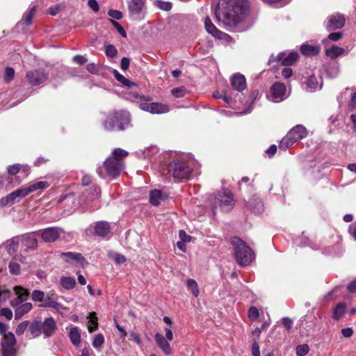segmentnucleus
<instances>
[{"label": "nucleus", "instance_id": "61", "mask_svg": "<svg viewBox=\"0 0 356 356\" xmlns=\"http://www.w3.org/2000/svg\"><path fill=\"white\" fill-rule=\"evenodd\" d=\"M73 61L80 65H82L87 62V59L83 56L76 55L73 58Z\"/></svg>", "mask_w": 356, "mask_h": 356}, {"label": "nucleus", "instance_id": "24", "mask_svg": "<svg viewBox=\"0 0 356 356\" xmlns=\"http://www.w3.org/2000/svg\"><path fill=\"white\" fill-rule=\"evenodd\" d=\"M22 244L26 250H35L38 248L37 239L30 235L24 236Z\"/></svg>", "mask_w": 356, "mask_h": 356}, {"label": "nucleus", "instance_id": "36", "mask_svg": "<svg viewBox=\"0 0 356 356\" xmlns=\"http://www.w3.org/2000/svg\"><path fill=\"white\" fill-rule=\"evenodd\" d=\"M128 154V152L120 148H115L113 152V156L109 158L115 159L118 161H122V159L127 157Z\"/></svg>", "mask_w": 356, "mask_h": 356}, {"label": "nucleus", "instance_id": "60", "mask_svg": "<svg viewBox=\"0 0 356 356\" xmlns=\"http://www.w3.org/2000/svg\"><path fill=\"white\" fill-rule=\"evenodd\" d=\"M130 64V59L127 57H123L121 60L120 67L122 70H127Z\"/></svg>", "mask_w": 356, "mask_h": 356}, {"label": "nucleus", "instance_id": "7", "mask_svg": "<svg viewBox=\"0 0 356 356\" xmlns=\"http://www.w3.org/2000/svg\"><path fill=\"white\" fill-rule=\"evenodd\" d=\"M17 341L13 332H8L3 336L1 340L2 356H16L17 350L15 348Z\"/></svg>", "mask_w": 356, "mask_h": 356}, {"label": "nucleus", "instance_id": "28", "mask_svg": "<svg viewBox=\"0 0 356 356\" xmlns=\"http://www.w3.org/2000/svg\"><path fill=\"white\" fill-rule=\"evenodd\" d=\"M346 305L344 302H341L338 303L332 312V318L335 320L340 319L344 314Z\"/></svg>", "mask_w": 356, "mask_h": 356}, {"label": "nucleus", "instance_id": "13", "mask_svg": "<svg viewBox=\"0 0 356 356\" xmlns=\"http://www.w3.org/2000/svg\"><path fill=\"white\" fill-rule=\"evenodd\" d=\"M204 26L207 31L212 35L214 38H218L219 40H229L231 38V36L228 34L223 33L213 25L209 17H206L204 19Z\"/></svg>", "mask_w": 356, "mask_h": 356}, {"label": "nucleus", "instance_id": "30", "mask_svg": "<svg viewBox=\"0 0 356 356\" xmlns=\"http://www.w3.org/2000/svg\"><path fill=\"white\" fill-rule=\"evenodd\" d=\"M14 291L17 296V298H20L23 302L26 300L29 296V291L21 286H15Z\"/></svg>", "mask_w": 356, "mask_h": 356}, {"label": "nucleus", "instance_id": "59", "mask_svg": "<svg viewBox=\"0 0 356 356\" xmlns=\"http://www.w3.org/2000/svg\"><path fill=\"white\" fill-rule=\"evenodd\" d=\"M88 5L95 13L99 10V4L96 0H88Z\"/></svg>", "mask_w": 356, "mask_h": 356}, {"label": "nucleus", "instance_id": "58", "mask_svg": "<svg viewBox=\"0 0 356 356\" xmlns=\"http://www.w3.org/2000/svg\"><path fill=\"white\" fill-rule=\"evenodd\" d=\"M179 236L181 240V241L183 243L189 242L191 239V236L190 235L186 234V233L184 230H180L179 232Z\"/></svg>", "mask_w": 356, "mask_h": 356}, {"label": "nucleus", "instance_id": "17", "mask_svg": "<svg viewBox=\"0 0 356 356\" xmlns=\"http://www.w3.org/2000/svg\"><path fill=\"white\" fill-rule=\"evenodd\" d=\"M232 88L239 92L243 91L246 87V80L243 75L236 74L231 79Z\"/></svg>", "mask_w": 356, "mask_h": 356}, {"label": "nucleus", "instance_id": "46", "mask_svg": "<svg viewBox=\"0 0 356 356\" xmlns=\"http://www.w3.org/2000/svg\"><path fill=\"white\" fill-rule=\"evenodd\" d=\"M106 55L109 58H114L118 54L116 47L113 44H108L106 46Z\"/></svg>", "mask_w": 356, "mask_h": 356}, {"label": "nucleus", "instance_id": "33", "mask_svg": "<svg viewBox=\"0 0 356 356\" xmlns=\"http://www.w3.org/2000/svg\"><path fill=\"white\" fill-rule=\"evenodd\" d=\"M186 285L188 289L192 292L193 295L197 297L199 295V289L196 281L193 279H188L186 282Z\"/></svg>", "mask_w": 356, "mask_h": 356}, {"label": "nucleus", "instance_id": "21", "mask_svg": "<svg viewBox=\"0 0 356 356\" xmlns=\"http://www.w3.org/2000/svg\"><path fill=\"white\" fill-rule=\"evenodd\" d=\"M285 92L286 86L282 83L277 82L271 86V93L274 98H282Z\"/></svg>", "mask_w": 356, "mask_h": 356}, {"label": "nucleus", "instance_id": "64", "mask_svg": "<svg viewBox=\"0 0 356 356\" xmlns=\"http://www.w3.org/2000/svg\"><path fill=\"white\" fill-rule=\"evenodd\" d=\"M252 352L253 356H260L259 346L257 342L252 343Z\"/></svg>", "mask_w": 356, "mask_h": 356}, {"label": "nucleus", "instance_id": "20", "mask_svg": "<svg viewBox=\"0 0 356 356\" xmlns=\"http://www.w3.org/2000/svg\"><path fill=\"white\" fill-rule=\"evenodd\" d=\"M145 3V0H131L128 3V9L131 15H139Z\"/></svg>", "mask_w": 356, "mask_h": 356}, {"label": "nucleus", "instance_id": "22", "mask_svg": "<svg viewBox=\"0 0 356 356\" xmlns=\"http://www.w3.org/2000/svg\"><path fill=\"white\" fill-rule=\"evenodd\" d=\"M320 47L318 46H313L309 44H302L300 47V52L307 56H314L319 53Z\"/></svg>", "mask_w": 356, "mask_h": 356}, {"label": "nucleus", "instance_id": "37", "mask_svg": "<svg viewBox=\"0 0 356 356\" xmlns=\"http://www.w3.org/2000/svg\"><path fill=\"white\" fill-rule=\"evenodd\" d=\"M90 321L89 323H91V324L94 325V326H88V331L90 332H93L95 330H96L98 327V323H97V317L95 312H91L89 314Z\"/></svg>", "mask_w": 356, "mask_h": 356}, {"label": "nucleus", "instance_id": "57", "mask_svg": "<svg viewBox=\"0 0 356 356\" xmlns=\"http://www.w3.org/2000/svg\"><path fill=\"white\" fill-rule=\"evenodd\" d=\"M285 53L284 52H282V53H280L277 56H275L274 55H271V56L269 58V60H268V63H274V62H279V61H281L282 62V60L283 58V57L285 56Z\"/></svg>", "mask_w": 356, "mask_h": 356}, {"label": "nucleus", "instance_id": "62", "mask_svg": "<svg viewBox=\"0 0 356 356\" xmlns=\"http://www.w3.org/2000/svg\"><path fill=\"white\" fill-rule=\"evenodd\" d=\"M75 255H76V253L72 252H62L60 254L61 257H63V258L66 257V259H65L66 262H69L70 261L73 260Z\"/></svg>", "mask_w": 356, "mask_h": 356}, {"label": "nucleus", "instance_id": "14", "mask_svg": "<svg viewBox=\"0 0 356 356\" xmlns=\"http://www.w3.org/2000/svg\"><path fill=\"white\" fill-rule=\"evenodd\" d=\"M141 109L152 113H165L169 111L168 106L165 104L157 102L142 103L140 105Z\"/></svg>", "mask_w": 356, "mask_h": 356}, {"label": "nucleus", "instance_id": "39", "mask_svg": "<svg viewBox=\"0 0 356 356\" xmlns=\"http://www.w3.org/2000/svg\"><path fill=\"white\" fill-rule=\"evenodd\" d=\"M31 298L33 301L42 302L44 300L45 294L43 291L40 290H34L32 292Z\"/></svg>", "mask_w": 356, "mask_h": 356}, {"label": "nucleus", "instance_id": "34", "mask_svg": "<svg viewBox=\"0 0 356 356\" xmlns=\"http://www.w3.org/2000/svg\"><path fill=\"white\" fill-rule=\"evenodd\" d=\"M18 246V242L11 239L6 242V249L10 255H13L17 252Z\"/></svg>", "mask_w": 356, "mask_h": 356}, {"label": "nucleus", "instance_id": "27", "mask_svg": "<svg viewBox=\"0 0 356 356\" xmlns=\"http://www.w3.org/2000/svg\"><path fill=\"white\" fill-rule=\"evenodd\" d=\"M344 51L345 50L343 48L338 46H333L331 48L326 49L325 54L331 59H334L337 57L342 55Z\"/></svg>", "mask_w": 356, "mask_h": 356}, {"label": "nucleus", "instance_id": "52", "mask_svg": "<svg viewBox=\"0 0 356 356\" xmlns=\"http://www.w3.org/2000/svg\"><path fill=\"white\" fill-rule=\"evenodd\" d=\"M248 316L252 321L257 319L259 316L258 309L255 307H251L248 310Z\"/></svg>", "mask_w": 356, "mask_h": 356}, {"label": "nucleus", "instance_id": "8", "mask_svg": "<svg viewBox=\"0 0 356 356\" xmlns=\"http://www.w3.org/2000/svg\"><path fill=\"white\" fill-rule=\"evenodd\" d=\"M49 74L43 69H35L28 71L26 78L29 83L35 86L42 84L48 79Z\"/></svg>", "mask_w": 356, "mask_h": 356}, {"label": "nucleus", "instance_id": "47", "mask_svg": "<svg viewBox=\"0 0 356 356\" xmlns=\"http://www.w3.org/2000/svg\"><path fill=\"white\" fill-rule=\"evenodd\" d=\"M29 322L28 321H24L20 323L15 330V333L17 335L19 336L24 334V331L26 330L29 326Z\"/></svg>", "mask_w": 356, "mask_h": 356}, {"label": "nucleus", "instance_id": "11", "mask_svg": "<svg viewBox=\"0 0 356 356\" xmlns=\"http://www.w3.org/2000/svg\"><path fill=\"white\" fill-rule=\"evenodd\" d=\"M57 295L53 291L49 292L45 298L44 302L40 306L42 307H50L55 309L57 312L60 313V310L67 309V307L63 305L58 303L56 301Z\"/></svg>", "mask_w": 356, "mask_h": 356}, {"label": "nucleus", "instance_id": "50", "mask_svg": "<svg viewBox=\"0 0 356 356\" xmlns=\"http://www.w3.org/2000/svg\"><path fill=\"white\" fill-rule=\"evenodd\" d=\"M8 268L10 273L13 275H19L20 273V266L17 263H10Z\"/></svg>", "mask_w": 356, "mask_h": 356}, {"label": "nucleus", "instance_id": "31", "mask_svg": "<svg viewBox=\"0 0 356 356\" xmlns=\"http://www.w3.org/2000/svg\"><path fill=\"white\" fill-rule=\"evenodd\" d=\"M298 54L297 52H291L287 56H284L282 60V65L285 66H289L298 59Z\"/></svg>", "mask_w": 356, "mask_h": 356}, {"label": "nucleus", "instance_id": "45", "mask_svg": "<svg viewBox=\"0 0 356 356\" xmlns=\"http://www.w3.org/2000/svg\"><path fill=\"white\" fill-rule=\"evenodd\" d=\"M48 183L47 181H39L33 184H31L29 186L31 192L35 191L38 189H44L48 187Z\"/></svg>", "mask_w": 356, "mask_h": 356}, {"label": "nucleus", "instance_id": "42", "mask_svg": "<svg viewBox=\"0 0 356 356\" xmlns=\"http://www.w3.org/2000/svg\"><path fill=\"white\" fill-rule=\"evenodd\" d=\"M154 5L156 6L160 9L165 10V11H169L172 8V3L170 2L167 1H155Z\"/></svg>", "mask_w": 356, "mask_h": 356}, {"label": "nucleus", "instance_id": "55", "mask_svg": "<svg viewBox=\"0 0 356 356\" xmlns=\"http://www.w3.org/2000/svg\"><path fill=\"white\" fill-rule=\"evenodd\" d=\"M342 37L343 33L341 32H334L328 35V39L332 41H338L341 39Z\"/></svg>", "mask_w": 356, "mask_h": 356}, {"label": "nucleus", "instance_id": "1", "mask_svg": "<svg viewBox=\"0 0 356 356\" xmlns=\"http://www.w3.org/2000/svg\"><path fill=\"white\" fill-rule=\"evenodd\" d=\"M247 0H220L215 10L216 19L228 27L243 21L248 9Z\"/></svg>", "mask_w": 356, "mask_h": 356}, {"label": "nucleus", "instance_id": "2", "mask_svg": "<svg viewBox=\"0 0 356 356\" xmlns=\"http://www.w3.org/2000/svg\"><path fill=\"white\" fill-rule=\"evenodd\" d=\"M231 243L234 247V256L237 264L241 266L249 265L254 259L252 250L237 236L231 238Z\"/></svg>", "mask_w": 356, "mask_h": 356}, {"label": "nucleus", "instance_id": "40", "mask_svg": "<svg viewBox=\"0 0 356 356\" xmlns=\"http://www.w3.org/2000/svg\"><path fill=\"white\" fill-rule=\"evenodd\" d=\"M13 193H15V197L17 198H22L31 193V190H30L29 186H28L26 188L17 189L16 191H13Z\"/></svg>", "mask_w": 356, "mask_h": 356}, {"label": "nucleus", "instance_id": "54", "mask_svg": "<svg viewBox=\"0 0 356 356\" xmlns=\"http://www.w3.org/2000/svg\"><path fill=\"white\" fill-rule=\"evenodd\" d=\"M282 323L286 327L287 331H290L291 329L292 328L293 321L291 318L288 317H284L282 319Z\"/></svg>", "mask_w": 356, "mask_h": 356}, {"label": "nucleus", "instance_id": "56", "mask_svg": "<svg viewBox=\"0 0 356 356\" xmlns=\"http://www.w3.org/2000/svg\"><path fill=\"white\" fill-rule=\"evenodd\" d=\"M130 335V340H133L134 342H136L137 344L140 345L141 343V339L140 336L138 332L131 331L129 334Z\"/></svg>", "mask_w": 356, "mask_h": 356}, {"label": "nucleus", "instance_id": "23", "mask_svg": "<svg viewBox=\"0 0 356 356\" xmlns=\"http://www.w3.org/2000/svg\"><path fill=\"white\" fill-rule=\"evenodd\" d=\"M32 309V304L26 302L17 307L15 310V318L18 320Z\"/></svg>", "mask_w": 356, "mask_h": 356}, {"label": "nucleus", "instance_id": "43", "mask_svg": "<svg viewBox=\"0 0 356 356\" xmlns=\"http://www.w3.org/2000/svg\"><path fill=\"white\" fill-rule=\"evenodd\" d=\"M171 92L175 97H183L186 94L187 90L185 87L181 86L173 88Z\"/></svg>", "mask_w": 356, "mask_h": 356}, {"label": "nucleus", "instance_id": "32", "mask_svg": "<svg viewBox=\"0 0 356 356\" xmlns=\"http://www.w3.org/2000/svg\"><path fill=\"white\" fill-rule=\"evenodd\" d=\"M60 284L65 289H73L76 284L75 280L71 277H62Z\"/></svg>", "mask_w": 356, "mask_h": 356}, {"label": "nucleus", "instance_id": "49", "mask_svg": "<svg viewBox=\"0 0 356 356\" xmlns=\"http://www.w3.org/2000/svg\"><path fill=\"white\" fill-rule=\"evenodd\" d=\"M108 15L111 17L118 20H120L123 17V14L121 11L113 9L108 10Z\"/></svg>", "mask_w": 356, "mask_h": 356}, {"label": "nucleus", "instance_id": "35", "mask_svg": "<svg viewBox=\"0 0 356 356\" xmlns=\"http://www.w3.org/2000/svg\"><path fill=\"white\" fill-rule=\"evenodd\" d=\"M36 9V6L32 7L29 10V13L22 19L21 23H23V24H26V26H29L30 24H31Z\"/></svg>", "mask_w": 356, "mask_h": 356}, {"label": "nucleus", "instance_id": "18", "mask_svg": "<svg viewBox=\"0 0 356 356\" xmlns=\"http://www.w3.org/2000/svg\"><path fill=\"white\" fill-rule=\"evenodd\" d=\"M155 341L157 346L166 354L170 355L172 350L168 341L160 333H156L154 336Z\"/></svg>", "mask_w": 356, "mask_h": 356}, {"label": "nucleus", "instance_id": "44", "mask_svg": "<svg viewBox=\"0 0 356 356\" xmlns=\"http://www.w3.org/2000/svg\"><path fill=\"white\" fill-rule=\"evenodd\" d=\"M108 20L111 23V24L116 29L118 32L121 35L122 38L127 37L126 31L118 22L113 19H109Z\"/></svg>", "mask_w": 356, "mask_h": 356}, {"label": "nucleus", "instance_id": "41", "mask_svg": "<svg viewBox=\"0 0 356 356\" xmlns=\"http://www.w3.org/2000/svg\"><path fill=\"white\" fill-rule=\"evenodd\" d=\"M309 351V347L307 344L298 345L296 347V355L298 356H305Z\"/></svg>", "mask_w": 356, "mask_h": 356}, {"label": "nucleus", "instance_id": "38", "mask_svg": "<svg viewBox=\"0 0 356 356\" xmlns=\"http://www.w3.org/2000/svg\"><path fill=\"white\" fill-rule=\"evenodd\" d=\"M15 76V70L13 67H7L5 69L4 74H3V79L6 82L8 83L10 82Z\"/></svg>", "mask_w": 356, "mask_h": 356}, {"label": "nucleus", "instance_id": "53", "mask_svg": "<svg viewBox=\"0 0 356 356\" xmlns=\"http://www.w3.org/2000/svg\"><path fill=\"white\" fill-rule=\"evenodd\" d=\"M0 315L4 316L8 320H11L13 318V312L11 309L8 307L2 308L0 310Z\"/></svg>", "mask_w": 356, "mask_h": 356}, {"label": "nucleus", "instance_id": "3", "mask_svg": "<svg viewBox=\"0 0 356 356\" xmlns=\"http://www.w3.org/2000/svg\"><path fill=\"white\" fill-rule=\"evenodd\" d=\"M129 113L124 111H115L109 113L103 123L106 131H124L129 124Z\"/></svg>", "mask_w": 356, "mask_h": 356}, {"label": "nucleus", "instance_id": "15", "mask_svg": "<svg viewBox=\"0 0 356 356\" xmlns=\"http://www.w3.org/2000/svg\"><path fill=\"white\" fill-rule=\"evenodd\" d=\"M57 328L56 322L52 317H49L42 322V332L44 338L51 337Z\"/></svg>", "mask_w": 356, "mask_h": 356}, {"label": "nucleus", "instance_id": "25", "mask_svg": "<svg viewBox=\"0 0 356 356\" xmlns=\"http://www.w3.org/2000/svg\"><path fill=\"white\" fill-rule=\"evenodd\" d=\"M165 197L159 190H153L149 192V202L154 206H158L161 200H164Z\"/></svg>", "mask_w": 356, "mask_h": 356}, {"label": "nucleus", "instance_id": "51", "mask_svg": "<svg viewBox=\"0 0 356 356\" xmlns=\"http://www.w3.org/2000/svg\"><path fill=\"white\" fill-rule=\"evenodd\" d=\"M307 86L308 88L315 90L318 87V81L314 76H311L307 81Z\"/></svg>", "mask_w": 356, "mask_h": 356}, {"label": "nucleus", "instance_id": "29", "mask_svg": "<svg viewBox=\"0 0 356 356\" xmlns=\"http://www.w3.org/2000/svg\"><path fill=\"white\" fill-rule=\"evenodd\" d=\"M71 342L75 346H79L81 343V335L78 327H74L70 330L69 333Z\"/></svg>", "mask_w": 356, "mask_h": 356}, {"label": "nucleus", "instance_id": "6", "mask_svg": "<svg viewBox=\"0 0 356 356\" xmlns=\"http://www.w3.org/2000/svg\"><path fill=\"white\" fill-rule=\"evenodd\" d=\"M168 169L172 177L179 181L187 179L191 173V169L188 164L181 161L170 163Z\"/></svg>", "mask_w": 356, "mask_h": 356}, {"label": "nucleus", "instance_id": "4", "mask_svg": "<svg viewBox=\"0 0 356 356\" xmlns=\"http://www.w3.org/2000/svg\"><path fill=\"white\" fill-rule=\"evenodd\" d=\"M307 136V130L302 125L298 124L292 128L280 143L279 147L286 150L296 142L302 139Z\"/></svg>", "mask_w": 356, "mask_h": 356}, {"label": "nucleus", "instance_id": "12", "mask_svg": "<svg viewBox=\"0 0 356 356\" xmlns=\"http://www.w3.org/2000/svg\"><path fill=\"white\" fill-rule=\"evenodd\" d=\"M346 19L341 14L337 13L328 17L327 23L326 24V30L332 31L337 29H341L345 25Z\"/></svg>", "mask_w": 356, "mask_h": 356}, {"label": "nucleus", "instance_id": "63", "mask_svg": "<svg viewBox=\"0 0 356 356\" xmlns=\"http://www.w3.org/2000/svg\"><path fill=\"white\" fill-rule=\"evenodd\" d=\"M19 170H20L19 165H11V166L8 167V172L10 175H15L19 171Z\"/></svg>", "mask_w": 356, "mask_h": 356}, {"label": "nucleus", "instance_id": "48", "mask_svg": "<svg viewBox=\"0 0 356 356\" xmlns=\"http://www.w3.org/2000/svg\"><path fill=\"white\" fill-rule=\"evenodd\" d=\"M104 342V337L103 334H98L95 336L93 341H92V346L93 347L98 348L101 347Z\"/></svg>", "mask_w": 356, "mask_h": 356}, {"label": "nucleus", "instance_id": "19", "mask_svg": "<svg viewBox=\"0 0 356 356\" xmlns=\"http://www.w3.org/2000/svg\"><path fill=\"white\" fill-rule=\"evenodd\" d=\"M248 207L249 209L257 214H259L264 211V204L258 197H252L248 203Z\"/></svg>", "mask_w": 356, "mask_h": 356}, {"label": "nucleus", "instance_id": "10", "mask_svg": "<svg viewBox=\"0 0 356 356\" xmlns=\"http://www.w3.org/2000/svg\"><path fill=\"white\" fill-rule=\"evenodd\" d=\"M216 199L218 202L219 207L225 211H229L234 207V202L230 193L219 191L216 196Z\"/></svg>", "mask_w": 356, "mask_h": 356}, {"label": "nucleus", "instance_id": "9", "mask_svg": "<svg viewBox=\"0 0 356 356\" xmlns=\"http://www.w3.org/2000/svg\"><path fill=\"white\" fill-rule=\"evenodd\" d=\"M60 232V228L52 227L41 229L35 232V234L40 236L44 242L52 243L59 238Z\"/></svg>", "mask_w": 356, "mask_h": 356}, {"label": "nucleus", "instance_id": "5", "mask_svg": "<svg viewBox=\"0 0 356 356\" xmlns=\"http://www.w3.org/2000/svg\"><path fill=\"white\" fill-rule=\"evenodd\" d=\"M123 161L108 158L104 163V167H99L97 170V174L101 177L106 175L115 178L118 177L123 169Z\"/></svg>", "mask_w": 356, "mask_h": 356}, {"label": "nucleus", "instance_id": "16", "mask_svg": "<svg viewBox=\"0 0 356 356\" xmlns=\"http://www.w3.org/2000/svg\"><path fill=\"white\" fill-rule=\"evenodd\" d=\"M111 232V225L108 222L99 221L95 224L94 234L99 237L106 236Z\"/></svg>", "mask_w": 356, "mask_h": 356}, {"label": "nucleus", "instance_id": "26", "mask_svg": "<svg viewBox=\"0 0 356 356\" xmlns=\"http://www.w3.org/2000/svg\"><path fill=\"white\" fill-rule=\"evenodd\" d=\"M29 331L33 336L35 338L39 337L42 333V322L39 321H33L29 325Z\"/></svg>", "mask_w": 356, "mask_h": 356}]
</instances>
